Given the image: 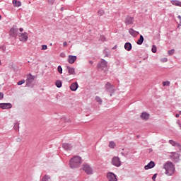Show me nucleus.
Segmentation results:
<instances>
[{
	"label": "nucleus",
	"instance_id": "obj_4",
	"mask_svg": "<svg viewBox=\"0 0 181 181\" xmlns=\"http://www.w3.org/2000/svg\"><path fill=\"white\" fill-rule=\"evenodd\" d=\"M105 91L107 93H115V89L114 85L111 84L110 82H107L105 86Z\"/></svg>",
	"mask_w": 181,
	"mask_h": 181
},
{
	"label": "nucleus",
	"instance_id": "obj_18",
	"mask_svg": "<svg viewBox=\"0 0 181 181\" xmlns=\"http://www.w3.org/2000/svg\"><path fill=\"white\" fill-rule=\"evenodd\" d=\"M129 33L133 36V37H136V36H138V35H139V32L136 31L135 30H134V28H129Z\"/></svg>",
	"mask_w": 181,
	"mask_h": 181
},
{
	"label": "nucleus",
	"instance_id": "obj_17",
	"mask_svg": "<svg viewBox=\"0 0 181 181\" xmlns=\"http://www.w3.org/2000/svg\"><path fill=\"white\" fill-rule=\"evenodd\" d=\"M155 162L150 161L146 165L144 166L145 170H148V169H152L153 168H155Z\"/></svg>",
	"mask_w": 181,
	"mask_h": 181
},
{
	"label": "nucleus",
	"instance_id": "obj_26",
	"mask_svg": "<svg viewBox=\"0 0 181 181\" xmlns=\"http://www.w3.org/2000/svg\"><path fill=\"white\" fill-rule=\"evenodd\" d=\"M117 146V144L114 141H110L109 142V148H111V149H114Z\"/></svg>",
	"mask_w": 181,
	"mask_h": 181
},
{
	"label": "nucleus",
	"instance_id": "obj_25",
	"mask_svg": "<svg viewBox=\"0 0 181 181\" xmlns=\"http://www.w3.org/2000/svg\"><path fill=\"white\" fill-rule=\"evenodd\" d=\"M55 86H57V88H62V86H63V83H62V81L57 80L55 82Z\"/></svg>",
	"mask_w": 181,
	"mask_h": 181
},
{
	"label": "nucleus",
	"instance_id": "obj_12",
	"mask_svg": "<svg viewBox=\"0 0 181 181\" xmlns=\"http://www.w3.org/2000/svg\"><path fill=\"white\" fill-rule=\"evenodd\" d=\"M35 81V76H32V74H30V77L28 78L26 81V86L30 87L32 86V83Z\"/></svg>",
	"mask_w": 181,
	"mask_h": 181
},
{
	"label": "nucleus",
	"instance_id": "obj_32",
	"mask_svg": "<svg viewBox=\"0 0 181 181\" xmlns=\"http://www.w3.org/2000/svg\"><path fill=\"white\" fill-rule=\"evenodd\" d=\"M13 128L15 131H19V123L18 122L15 123Z\"/></svg>",
	"mask_w": 181,
	"mask_h": 181
},
{
	"label": "nucleus",
	"instance_id": "obj_38",
	"mask_svg": "<svg viewBox=\"0 0 181 181\" xmlns=\"http://www.w3.org/2000/svg\"><path fill=\"white\" fill-rule=\"evenodd\" d=\"M177 146V148H179V149H181V145H180V144H179L177 142L175 143V146Z\"/></svg>",
	"mask_w": 181,
	"mask_h": 181
},
{
	"label": "nucleus",
	"instance_id": "obj_35",
	"mask_svg": "<svg viewBox=\"0 0 181 181\" xmlns=\"http://www.w3.org/2000/svg\"><path fill=\"white\" fill-rule=\"evenodd\" d=\"M25 79H23V80H21V81H19L18 83H17V84H18V86H22V84H24V83H25Z\"/></svg>",
	"mask_w": 181,
	"mask_h": 181
},
{
	"label": "nucleus",
	"instance_id": "obj_15",
	"mask_svg": "<svg viewBox=\"0 0 181 181\" xmlns=\"http://www.w3.org/2000/svg\"><path fill=\"white\" fill-rule=\"evenodd\" d=\"M66 70L68 71L69 74L71 76H76V69L66 66Z\"/></svg>",
	"mask_w": 181,
	"mask_h": 181
},
{
	"label": "nucleus",
	"instance_id": "obj_14",
	"mask_svg": "<svg viewBox=\"0 0 181 181\" xmlns=\"http://www.w3.org/2000/svg\"><path fill=\"white\" fill-rule=\"evenodd\" d=\"M77 60V56L74 55H69L68 57V63L70 64H73L74 62Z\"/></svg>",
	"mask_w": 181,
	"mask_h": 181
},
{
	"label": "nucleus",
	"instance_id": "obj_36",
	"mask_svg": "<svg viewBox=\"0 0 181 181\" xmlns=\"http://www.w3.org/2000/svg\"><path fill=\"white\" fill-rule=\"evenodd\" d=\"M158 176V174H154L152 177L153 181H156V177Z\"/></svg>",
	"mask_w": 181,
	"mask_h": 181
},
{
	"label": "nucleus",
	"instance_id": "obj_5",
	"mask_svg": "<svg viewBox=\"0 0 181 181\" xmlns=\"http://www.w3.org/2000/svg\"><path fill=\"white\" fill-rule=\"evenodd\" d=\"M19 29H18V26L13 25L11 30H9V35L11 37H16L18 36V32Z\"/></svg>",
	"mask_w": 181,
	"mask_h": 181
},
{
	"label": "nucleus",
	"instance_id": "obj_2",
	"mask_svg": "<svg viewBox=\"0 0 181 181\" xmlns=\"http://www.w3.org/2000/svg\"><path fill=\"white\" fill-rule=\"evenodd\" d=\"M163 169L165 170V175L168 176H172L175 173V165L173 163L168 161L163 165Z\"/></svg>",
	"mask_w": 181,
	"mask_h": 181
},
{
	"label": "nucleus",
	"instance_id": "obj_55",
	"mask_svg": "<svg viewBox=\"0 0 181 181\" xmlns=\"http://www.w3.org/2000/svg\"><path fill=\"white\" fill-rule=\"evenodd\" d=\"M110 97H112V93H110Z\"/></svg>",
	"mask_w": 181,
	"mask_h": 181
},
{
	"label": "nucleus",
	"instance_id": "obj_6",
	"mask_svg": "<svg viewBox=\"0 0 181 181\" xmlns=\"http://www.w3.org/2000/svg\"><path fill=\"white\" fill-rule=\"evenodd\" d=\"M112 165L113 166H116L117 168H119L121 166V159L118 156H115L112 158Z\"/></svg>",
	"mask_w": 181,
	"mask_h": 181
},
{
	"label": "nucleus",
	"instance_id": "obj_54",
	"mask_svg": "<svg viewBox=\"0 0 181 181\" xmlns=\"http://www.w3.org/2000/svg\"><path fill=\"white\" fill-rule=\"evenodd\" d=\"M105 57H108V54H106Z\"/></svg>",
	"mask_w": 181,
	"mask_h": 181
},
{
	"label": "nucleus",
	"instance_id": "obj_16",
	"mask_svg": "<svg viewBox=\"0 0 181 181\" xmlns=\"http://www.w3.org/2000/svg\"><path fill=\"white\" fill-rule=\"evenodd\" d=\"M62 148L65 151H71V149H73V146L69 143H64L62 144Z\"/></svg>",
	"mask_w": 181,
	"mask_h": 181
},
{
	"label": "nucleus",
	"instance_id": "obj_42",
	"mask_svg": "<svg viewBox=\"0 0 181 181\" xmlns=\"http://www.w3.org/2000/svg\"><path fill=\"white\" fill-rule=\"evenodd\" d=\"M0 49H1V50H3L4 52H5V46H4V45L1 46V47H0Z\"/></svg>",
	"mask_w": 181,
	"mask_h": 181
},
{
	"label": "nucleus",
	"instance_id": "obj_44",
	"mask_svg": "<svg viewBox=\"0 0 181 181\" xmlns=\"http://www.w3.org/2000/svg\"><path fill=\"white\" fill-rule=\"evenodd\" d=\"M63 46L64 47H66V46H67V42H64Z\"/></svg>",
	"mask_w": 181,
	"mask_h": 181
},
{
	"label": "nucleus",
	"instance_id": "obj_23",
	"mask_svg": "<svg viewBox=\"0 0 181 181\" xmlns=\"http://www.w3.org/2000/svg\"><path fill=\"white\" fill-rule=\"evenodd\" d=\"M171 4L172 5H175V6L181 7V1H180L179 0H172Z\"/></svg>",
	"mask_w": 181,
	"mask_h": 181
},
{
	"label": "nucleus",
	"instance_id": "obj_1",
	"mask_svg": "<svg viewBox=\"0 0 181 181\" xmlns=\"http://www.w3.org/2000/svg\"><path fill=\"white\" fill-rule=\"evenodd\" d=\"M81 165V157L76 156L71 158L69 161V166L71 169H76L77 168H80Z\"/></svg>",
	"mask_w": 181,
	"mask_h": 181
},
{
	"label": "nucleus",
	"instance_id": "obj_24",
	"mask_svg": "<svg viewBox=\"0 0 181 181\" xmlns=\"http://www.w3.org/2000/svg\"><path fill=\"white\" fill-rule=\"evenodd\" d=\"M144 36L141 35L140 38L136 42L137 45H142V43H144Z\"/></svg>",
	"mask_w": 181,
	"mask_h": 181
},
{
	"label": "nucleus",
	"instance_id": "obj_50",
	"mask_svg": "<svg viewBox=\"0 0 181 181\" xmlns=\"http://www.w3.org/2000/svg\"><path fill=\"white\" fill-rule=\"evenodd\" d=\"M51 4H54V0H51Z\"/></svg>",
	"mask_w": 181,
	"mask_h": 181
},
{
	"label": "nucleus",
	"instance_id": "obj_33",
	"mask_svg": "<svg viewBox=\"0 0 181 181\" xmlns=\"http://www.w3.org/2000/svg\"><path fill=\"white\" fill-rule=\"evenodd\" d=\"M151 52H152L153 53H156V52H157V47H156V45H153V46H152Z\"/></svg>",
	"mask_w": 181,
	"mask_h": 181
},
{
	"label": "nucleus",
	"instance_id": "obj_10",
	"mask_svg": "<svg viewBox=\"0 0 181 181\" xmlns=\"http://www.w3.org/2000/svg\"><path fill=\"white\" fill-rule=\"evenodd\" d=\"M107 177L109 181H118V179H117V175L111 172L107 174Z\"/></svg>",
	"mask_w": 181,
	"mask_h": 181
},
{
	"label": "nucleus",
	"instance_id": "obj_56",
	"mask_svg": "<svg viewBox=\"0 0 181 181\" xmlns=\"http://www.w3.org/2000/svg\"><path fill=\"white\" fill-rule=\"evenodd\" d=\"M180 115H181V111L179 112Z\"/></svg>",
	"mask_w": 181,
	"mask_h": 181
},
{
	"label": "nucleus",
	"instance_id": "obj_3",
	"mask_svg": "<svg viewBox=\"0 0 181 181\" xmlns=\"http://www.w3.org/2000/svg\"><path fill=\"white\" fill-rule=\"evenodd\" d=\"M107 64H108V62L107 61H105V59H101V61L98 63L96 68L98 70L100 69V70H103V71H106L107 67Z\"/></svg>",
	"mask_w": 181,
	"mask_h": 181
},
{
	"label": "nucleus",
	"instance_id": "obj_48",
	"mask_svg": "<svg viewBox=\"0 0 181 181\" xmlns=\"http://www.w3.org/2000/svg\"><path fill=\"white\" fill-rule=\"evenodd\" d=\"M21 141H22L21 138L17 139V142H21Z\"/></svg>",
	"mask_w": 181,
	"mask_h": 181
},
{
	"label": "nucleus",
	"instance_id": "obj_39",
	"mask_svg": "<svg viewBox=\"0 0 181 181\" xmlns=\"http://www.w3.org/2000/svg\"><path fill=\"white\" fill-rule=\"evenodd\" d=\"M161 62H162V63H166V62H168V58L161 59Z\"/></svg>",
	"mask_w": 181,
	"mask_h": 181
},
{
	"label": "nucleus",
	"instance_id": "obj_9",
	"mask_svg": "<svg viewBox=\"0 0 181 181\" xmlns=\"http://www.w3.org/2000/svg\"><path fill=\"white\" fill-rule=\"evenodd\" d=\"M19 36V40L20 42H23V43H25V42H28V33L25 32L23 33H20Z\"/></svg>",
	"mask_w": 181,
	"mask_h": 181
},
{
	"label": "nucleus",
	"instance_id": "obj_53",
	"mask_svg": "<svg viewBox=\"0 0 181 181\" xmlns=\"http://www.w3.org/2000/svg\"><path fill=\"white\" fill-rule=\"evenodd\" d=\"M2 19V16L0 15V20Z\"/></svg>",
	"mask_w": 181,
	"mask_h": 181
},
{
	"label": "nucleus",
	"instance_id": "obj_41",
	"mask_svg": "<svg viewBox=\"0 0 181 181\" xmlns=\"http://www.w3.org/2000/svg\"><path fill=\"white\" fill-rule=\"evenodd\" d=\"M60 57H66V54H64V52H62L60 54Z\"/></svg>",
	"mask_w": 181,
	"mask_h": 181
},
{
	"label": "nucleus",
	"instance_id": "obj_31",
	"mask_svg": "<svg viewBox=\"0 0 181 181\" xmlns=\"http://www.w3.org/2000/svg\"><path fill=\"white\" fill-rule=\"evenodd\" d=\"M105 13V12L104 11V10H99L98 11V15H99V16H103V15H104Z\"/></svg>",
	"mask_w": 181,
	"mask_h": 181
},
{
	"label": "nucleus",
	"instance_id": "obj_8",
	"mask_svg": "<svg viewBox=\"0 0 181 181\" xmlns=\"http://www.w3.org/2000/svg\"><path fill=\"white\" fill-rule=\"evenodd\" d=\"M171 158L175 163H177L180 160V154L176 152H172Z\"/></svg>",
	"mask_w": 181,
	"mask_h": 181
},
{
	"label": "nucleus",
	"instance_id": "obj_52",
	"mask_svg": "<svg viewBox=\"0 0 181 181\" xmlns=\"http://www.w3.org/2000/svg\"><path fill=\"white\" fill-rule=\"evenodd\" d=\"M64 10V8L63 7H62V8H61V11H63Z\"/></svg>",
	"mask_w": 181,
	"mask_h": 181
},
{
	"label": "nucleus",
	"instance_id": "obj_45",
	"mask_svg": "<svg viewBox=\"0 0 181 181\" xmlns=\"http://www.w3.org/2000/svg\"><path fill=\"white\" fill-rule=\"evenodd\" d=\"M121 155H122V156H127L128 155V153L125 154L124 152H122V153H121Z\"/></svg>",
	"mask_w": 181,
	"mask_h": 181
},
{
	"label": "nucleus",
	"instance_id": "obj_47",
	"mask_svg": "<svg viewBox=\"0 0 181 181\" xmlns=\"http://www.w3.org/2000/svg\"><path fill=\"white\" fill-rule=\"evenodd\" d=\"M180 115V114H177H177L175 115L176 118H179Z\"/></svg>",
	"mask_w": 181,
	"mask_h": 181
},
{
	"label": "nucleus",
	"instance_id": "obj_29",
	"mask_svg": "<svg viewBox=\"0 0 181 181\" xmlns=\"http://www.w3.org/2000/svg\"><path fill=\"white\" fill-rule=\"evenodd\" d=\"M174 53H175V49H172L168 51V56H173Z\"/></svg>",
	"mask_w": 181,
	"mask_h": 181
},
{
	"label": "nucleus",
	"instance_id": "obj_27",
	"mask_svg": "<svg viewBox=\"0 0 181 181\" xmlns=\"http://www.w3.org/2000/svg\"><path fill=\"white\" fill-rule=\"evenodd\" d=\"M95 101H97V103H98L99 104L102 105L103 104V99H101V98H100L99 96H96L95 98Z\"/></svg>",
	"mask_w": 181,
	"mask_h": 181
},
{
	"label": "nucleus",
	"instance_id": "obj_20",
	"mask_svg": "<svg viewBox=\"0 0 181 181\" xmlns=\"http://www.w3.org/2000/svg\"><path fill=\"white\" fill-rule=\"evenodd\" d=\"M140 118H141V119H144L145 121H148V119H149V114L146 112H144L141 113Z\"/></svg>",
	"mask_w": 181,
	"mask_h": 181
},
{
	"label": "nucleus",
	"instance_id": "obj_40",
	"mask_svg": "<svg viewBox=\"0 0 181 181\" xmlns=\"http://www.w3.org/2000/svg\"><path fill=\"white\" fill-rule=\"evenodd\" d=\"M4 98V93L0 92V100H2Z\"/></svg>",
	"mask_w": 181,
	"mask_h": 181
},
{
	"label": "nucleus",
	"instance_id": "obj_58",
	"mask_svg": "<svg viewBox=\"0 0 181 181\" xmlns=\"http://www.w3.org/2000/svg\"><path fill=\"white\" fill-rule=\"evenodd\" d=\"M103 39H105V37H103Z\"/></svg>",
	"mask_w": 181,
	"mask_h": 181
},
{
	"label": "nucleus",
	"instance_id": "obj_43",
	"mask_svg": "<svg viewBox=\"0 0 181 181\" xmlns=\"http://www.w3.org/2000/svg\"><path fill=\"white\" fill-rule=\"evenodd\" d=\"M177 18H179L180 21V26H181V16H178Z\"/></svg>",
	"mask_w": 181,
	"mask_h": 181
},
{
	"label": "nucleus",
	"instance_id": "obj_34",
	"mask_svg": "<svg viewBox=\"0 0 181 181\" xmlns=\"http://www.w3.org/2000/svg\"><path fill=\"white\" fill-rule=\"evenodd\" d=\"M169 144L172 145L173 146H175L176 145V141L173 140H169Z\"/></svg>",
	"mask_w": 181,
	"mask_h": 181
},
{
	"label": "nucleus",
	"instance_id": "obj_11",
	"mask_svg": "<svg viewBox=\"0 0 181 181\" xmlns=\"http://www.w3.org/2000/svg\"><path fill=\"white\" fill-rule=\"evenodd\" d=\"M124 23L127 26H128V25H134V17L127 16L124 20Z\"/></svg>",
	"mask_w": 181,
	"mask_h": 181
},
{
	"label": "nucleus",
	"instance_id": "obj_13",
	"mask_svg": "<svg viewBox=\"0 0 181 181\" xmlns=\"http://www.w3.org/2000/svg\"><path fill=\"white\" fill-rule=\"evenodd\" d=\"M0 108L1 110H11L12 105L11 103H0Z\"/></svg>",
	"mask_w": 181,
	"mask_h": 181
},
{
	"label": "nucleus",
	"instance_id": "obj_22",
	"mask_svg": "<svg viewBox=\"0 0 181 181\" xmlns=\"http://www.w3.org/2000/svg\"><path fill=\"white\" fill-rule=\"evenodd\" d=\"M13 5L15 7L19 8V6H22V3L21 1H18V0H13Z\"/></svg>",
	"mask_w": 181,
	"mask_h": 181
},
{
	"label": "nucleus",
	"instance_id": "obj_28",
	"mask_svg": "<svg viewBox=\"0 0 181 181\" xmlns=\"http://www.w3.org/2000/svg\"><path fill=\"white\" fill-rule=\"evenodd\" d=\"M163 87H169V86H170V81H166L163 82Z\"/></svg>",
	"mask_w": 181,
	"mask_h": 181
},
{
	"label": "nucleus",
	"instance_id": "obj_30",
	"mask_svg": "<svg viewBox=\"0 0 181 181\" xmlns=\"http://www.w3.org/2000/svg\"><path fill=\"white\" fill-rule=\"evenodd\" d=\"M57 71L59 73V74H63V68H62V66H58Z\"/></svg>",
	"mask_w": 181,
	"mask_h": 181
},
{
	"label": "nucleus",
	"instance_id": "obj_21",
	"mask_svg": "<svg viewBox=\"0 0 181 181\" xmlns=\"http://www.w3.org/2000/svg\"><path fill=\"white\" fill-rule=\"evenodd\" d=\"M124 49L127 50V52H131V50H132V44H131V42H126L124 44Z\"/></svg>",
	"mask_w": 181,
	"mask_h": 181
},
{
	"label": "nucleus",
	"instance_id": "obj_19",
	"mask_svg": "<svg viewBox=\"0 0 181 181\" xmlns=\"http://www.w3.org/2000/svg\"><path fill=\"white\" fill-rule=\"evenodd\" d=\"M77 88H78V83L77 82L72 83L70 86V90L71 91H77Z\"/></svg>",
	"mask_w": 181,
	"mask_h": 181
},
{
	"label": "nucleus",
	"instance_id": "obj_49",
	"mask_svg": "<svg viewBox=\"0 0 181 181\" xmlns=\"http://www.w3.org/2000/svg\"><path fill=\"white\" fill-rule=\"evenodd\" d=\"M19 30H20V32H23V28H21L19 29Z\"/></svg>",
	"mask_w": 181,
	"mask_h": 181
},
{
	"label": "nucleus",
	"instance_id": "obj_7",
	"mask_svg": "<svg viewBox=\"0 0 181 181\" xmlns=\"http://www.w3.org/2000/svg\"><path fill=\"white\" fill-rule=\"evenodd\" d=\"M82 169L86 173V175H93V168H91L90 165L84 164Z\"/></svg>",
	"mask_w": 181,
	"mask_h": 181
},
{
	"label": "nucleus",
	"instance_id": "obj_46",
	"mask_svg": "<svg viewBox=\"0 0 181 181\" xmlns=\"http://www.w3.org/2000/svg\"><path fill=\"white\" fill-rule=\"evenodd\" d=\"M117 45H115L112 49V50H115V49H117Z\"/></svg>",
	"mask_w": 181,
	"mask_h": 181
},
{
	"label": "nucleus",
	"instance_id": "obj_51",
	"mask_svg": "<svg viewBox=\"0 0 181 181\" xmlns=\"http://www.w3.org/2000/svg\"><path fill=\"white\" fill-rule=\"evenodd\" d=\"M90 64H93L94 62L93 61H89Z\"/></svg>",
	"mask_w": 181,
	"mask_h": 181
},
{
	"label": "nucleus",
	"instance_id": "obj_37",
	"mask_svg": "<svg viewBox=\"0 0 181 181\" xmlns=\"http://www.w3.org/2000/svg\"><path fill=\"white\" fill-rule=\"evenodd\" d=\"M47 45H43L42 46V50H47Z\"/></svg>",
	"mask_w": 181,
	"mask_h": 181
},
{
	"label": "nucleus",
	"instance_id": "obj_57",
	"mask_svg": "<svg viewBox=\"0 0 181 181\" xmlns=\"http://www.w3.org/2000/svg\"><path fill=\"white\" fill-rule=\"evenodd\" d=\"M1 64H2V63H1V59H0V66H1Z\"/></svg>",
	"mask_w": 181,
	"mask_h": 181
}]
</instances>
